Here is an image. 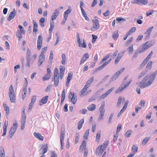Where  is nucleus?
<instances>
[{"instance_id": "1", "label": "nucleus", "mask_w": 157, "mask_h": 157, "mask_svg": "<svg viewBox=\"0 0 157 157\" xmlns=\"http://www.w3.org/2000/svg\"><path fill=\"white\" fill-rule=\"evenodd\" d=\"M9 95L11 102H15L16 96L12 85H11L9 89Z\"/></svg>"}, {"instance_id": "2", "label": "nucleus", "mask_w": 157, "mask_h": 157, "mask_svg": "<svg viewBox=\"0 0 157 157\" xmlns=\"http://www.w3.org/2000/svg\"><path fill=\"white\" fill-rule=\"evenodd\" d=\"M149 78V75H147L144 77L143 79L140 82L138 86H140V87L141 89H143L149 86V85H146L147 82L145 83Z\"/></svg>"}, {"instance_id": "3", "label": "nucleus", "mask_w": 157, "mask_h": 157, "mask_svg": "<svg viewBox=\"0 0 157 157\" xmlns=\"http://www.w3.org/2000/svg\"><path fill=\"white\" fill-rule=\"evenodd\" d=\"M93 23V26L91 29L92 31H94L98 29L99 28V21L97 19H93L92 20Z\"/></svg>"}, {"instance_id": "4", "label": "nucleus", "mask_w": 157, "mask_h": 157, "mask_svg": "<svg viewBox=\"0 0 157 157\" xmlns=\"http://www.w3.org/2000/svg\"><path fill=\"white\" fill-rule=\"evenodd\" d=\"M26 116L25 113V110H24L22 113V118L21 121V129H24L26 123Z\"/></svg>"}, {"instance_id": "5", "label": "nucleus", "mask_w": 157, "mask_h": 157, "mask_svg": "<svg viewBox=\"0 0 157 157\" xmlns=\"http://www.w3.org/2000/svg\"><path fill=\"white\" fill-rule=\"evenodd\" d=\"M157 75V70H156L155 72L151 75L150 76H149L150 79L147 81V83L146 85H151L153 82L156 76Z\"/></svg>"}, {"instance_id": "6", "label": "nucleus", "mask_w": 157, "mask_h": 157, "mask_svg": "<svg viewBox=\"0 0 157 157\" xmlns=\"http://www.w3.org/2000/svg\"><path fill=\"white\" fill-rule=\"evenodd\" d=\"M124 69L125 68L123 67L116 72L111 78L110 81H112L117 78L119 75L122 73Z\"/></svg>"}, {"instance_id": "7", "label": "nucleus", "mask_w": 157, "mask_h": 157, "mask_svg": "<svg viewBox=\"0 0 157 157\" xmlns=\"http://www.w3.org/2000/svg\"><path fill=\"white\" fill-rule=\"evenodd\" d=\"M69 99L74 104H76L77 101V96L74 93L71 92L69 94Z\"/></svg>"}, {"instance_id": "8", "label": "nucleus", "mask_w": 157, "mask_h": 157, "mask_svg": "<svg viewBox=\"0 0 157 157\" xmlns=\"http://www.w3.org/2000/svg\"><path fill=\"white\" fill-rule=\"evenodd\" d=\"M132 82V80H130L129 82H128L126 84H125L124 86H123L122 85H121L118 88V89H117V90L115 91V94H117L121 91H122L123 89L125 88L127 86L130 85V83Z\"/></svg>"}, {"instance_id": "9", "label": "nucleus", "mask_w": 157, "mask_h": 157, "mask_svg": "<svg viewBox=\"0 0 157 157\" xmlns=\"http://www.w3.org/2000/svg\"><path fill=\"white\" fill-rule=\"evenodd\" d=\"M43 38L42 36L40 35L38 38L37 41V48L38 50H40L42 46Z\"/></svg>"}, {"instance_id": "10", "label": "nucleus", "mask_w": 157, "mask_h": 157, "mask_svg": "<svg viewBox=\"0 0 157 157\" xmlns=\"http://www.w3.org/2000/svg\"><path fill=\"white\" fill-rule=\"evenodd\" d=\"M45 56L44 55L40 54L39 56V59L37 63L38 67H40L43 63L44 61Z\"/></svg>"}, {"instance_id": "11", "label": "nucleus", "mask_w": 157, "mask_h": 157, "mask_svg": "<svg viewBox=\"0 0 157 157\" xmlns=\"http://www.w3.org/2000/svg\"><path fill=\"white\" fill-rule=\"evenodd\" d=\"M16 11L14 9L13 11H12L10 13L9 17L7 18V20L8 21H10L12 19H13L15 16L16 15Z\"/></svg>"}, {"instance_id": "12", "label": "nucleus", "mask_w": 157, "mask_h": 157, "mask_svg": "<svg viewBox=\"0 0 157 157\" xmlns=\"http://www.w3.org/2000/svg\"><path fill=\"white\" fill-rule=\"evenodd\" d=\"M89 58V55L88 53L84 54L82 57L80 61V65L84 63Z\"/></svg>"}, {"instance_id": "13", "label": "nucleus", "mask_w": 157, "mask_h": 157, "mask_svg": "<svg viewBox=\"0 0 157 157\" xmlns=\"http://www.w3.org/2000/svg\"><path fill=\"white\" fill-rule=\"evenodd\" d=\"M59 13V12L58 11V9H56L54 10V12L52 16V20L53 21L56 19Z\"/></svg>"}, {"instance_id": "14", "label": "nucleus", "mask_w": 157, "mask_h": 157, "mask_svg": "<svg viewBox=\"0 0 157 157\" xmlns=\"http://www.w3.org/2000/svg\"><path fill=\"white\" fill-rule=\"evenodd\" d=\"M17 128L15 127H12L10 129L9 132L10 136L11 138L14 135L15 132L16 131Z\"/></svg>"}, {"instance_id": "15", "label": "nucleus", "mask_w": 157, "mask_h": 157, "mask_svg": "<svg viewBox=\"0 0 157 157\" xmlns=\"http://www.w3.org/2000/svg\"><path fill=\"white\" fill-rule=\"evenodd\" d=\"M124 52H120L118 55L115 61V64H117L119 61L122 57L123 56Z\"/></svg>"}, {"instance_id": "16", "label": "nucleus", "mask_w": 157, "mask_h": 157, "mask_svg": "<svg viewBox=\"0 0 157 157\" xmlns=\"http://www.w3.org/2000/svg\"><path fill=\"white\" fill-rule=\"evenodd\" d=\"M34 135L36 138L39 139V140L43 141L44 139V137L42 136L40 133H37L35 132L33 133Z\"/></svg>"}, {"instance_id": "17", "label": "nucleus", "mask_w": 157, "mask_h": 157, "mask_svg": "<svg viewBox=\"0 0 157 157\" xmlns=\"http://www.w3.org/2000/svg\"><path fill=\"white\" fill-rule=\"evenodd\" d=\"M122 101L123 102H124L125 101V99L124 98V97H122L121 96L119 97L117 104V106L119 107L120 106Z\"/></svg>"}, {"instance_id": "18", "label": "nucleus", "mask_w": 157, "mask_h": 157, "mask_svg": "<svg viewBox=\"0 0 157 157\" xmlns=\"http://www.w3.org/2000/svg\"><path fill=\"white\" fill-rule=\"evenodd\" d=\"M48 96H46L43 97L40 100L42 104H40V105L41 106L46 103L48 100Z\"/></svg>"}, {"instance_id": "19", "label": "nucleus", "mask_w": 157, "mask_h": 157, "mask_svg": "<svg viewBox=\"0 0 157 157\" xmlns=\"http://www.w3.org/2000/svg\"><path fill=\"white\" fill-rule=\"evenodd\" d=\"M142 48L139 51V52L140 53L144 52L147 49L149 48H147V45H146L145 43L143 44L142 45Z\"/></svg>"}, {"instance_id": "20", "label": "nucleus", "mask_w": 157, "mask_h": 157, "mask_svg": "<svg viewBox=\"0 0 157 157\" xmlns=\"http://www.w3.org/2000/svg\"><path fill=\"white\" fill-rule=\"evenodd\" d=\"M107 146V144H105L104 143L102 145L99 146L97 148L96 151H98L99 149H100V148L104 149V151H105V150Z\"/></svg>"}, {"instance_id": "21", "label": "nucleus", "mask_w": 157, "mask_h": 157, "mask_svg": "<svg viewBox=\"0 0 157 157\" xmlns=\"http://www.w3.org/2000/svg\"><path fill=\"white\" fill-rule=\"evenodd\" d=\"M21 33V32H20L19 30H18L17 31L16 33V36L18 38L19 41L21 40L22 38V36Z\"/></svg>"}, {"instance_id": "22", "label": "nucleus", "mask_w": 157, "mask_h": 157, "mask_svg": "<svg viewBox=\"0 0 157 157\" xmlns=\"http://www.w3.org/2000/svg\"><path fill=\"white\" fill-rule=\"evenodd\" d=\"M27 86H25V87L23 89V92H22V99L23 100L26 97L27 92Z\"/></svg>"}, {"instance_id": "23", "label": "nucleus", "mask_w": 157, "mask_h": 157, "mask_svg": "<svg viewBox=\"0 0 157 157\" xmlns=\"http://www.w3.org/2000/svg\"><path fill=\"white\" fill-rule=\"evenodd\" d=\"M96 107L95 105L94 104H92L88 107L87 109L90 111H93L95 109Z\"/></svg>"}, {"instance_id": "24", "label": "nucleus", "mask_w": 157, "mask_h": 157, "mask_svg": "<svg viewBox=\"0 0 157 157\" xmlns=\"http://www.w3.org/2000/svg\"><path fill=\"white\" fill-rule=\"evenodd\" d=\"M71 12V10L70 9H68L64 12V18L66 20H67L68 17V15Z\"/></svg>"}, {"instance_id": "25", "label": "nucleus", "mask_w": 157, "mask_h": 157, "mask_svg": "<svg viewBox=\"0 0 157 157\" xmlns=\"http://www.w3.org/2000/svg\"><path fill=\"white\" fill-rule=\"evenodd\" d=\"M42 149H43V151L42 154H44L47 152L48 149L47 144H43Z\"/></svg>"}, {"instance_id": "26", "label": "nucleus", "mask_w": 157, "mask_h": 157, "mask_svg": "<svg viewBox=\"0 0 157 157\" xmlns=\"http://www.w3.org/2000/svg\"><path fill=\"white\" fill-rule=\"evenodd\" d=\"M152 64V62L151 61H149L146 66L145 70L147 71V72L150 70L151 68Z\"/></svg>"}, {"instance_id": "27", "label": "nucleus", "mask_w": 157, "mask_h": 157, "mask_svg": "<svg viewBox=\"0 0 157 157\" xmlns=\"http://www.w3.org/2000/svg\"><path fill=\"white\" fill-rule=\"evenodd\" d=\"M62 61L61 63L63 65H65L66 64V58L65 54L63 53L62 55Z\"/></svg>"}, {"instance_id": "28", "label": "nucleus", "mask_w": 157, "mask_h": 157, "mask_svg": "<svg viewBox=\"0 0 157 157\" xmlns=\"http://www.w3.org/2000/svg\"><path fill=\"white\" fill-rule=\"evenodd\" d=\"M119 35L117 31H114L112 37L114 40H116L118 37Z\"/></svg>"}, {"instance_id": "29", "label": "nucleus", "mask_w": 157, "mask_h": 157, "mask_svg": "<svg viewBox=\"0 0 157 157\" xmlns=\"http://www.w3.org/2000/svg\"><path fill=\"white\" fill-rule=\"evenodd\" d=\"M138 5H146L148 3L147 0H139Z\"/></svg>"}, {"instance_id": "30", "label": "nucleus", "mask_w": 157, "mask_h": 157, "mask_svg": "<svg viewBox=\"0 0 157 157\" xmlns=\"http://www.w3.org/2000/svg\"><path fill=\"white\" fill-rule=\"evenodd\" d=\"M138 149V147L137 145H133L132 147V152L136 154L137 151Z\"/></svg>"}, {"instance_id": "31", "label": "nucleus", "mask_w": 157, "mask_h": 157, "mask_svg": "<svg viewBox=\"0 0 157 157\" xmlns=\"http://www.w3.org/2000/svg\"><path fill=\"white\" fill-rule=\"evenodd\" d=\"M0 155L1 157H5L4 148L3 147L0 148Z\"/></svg>"}, {"instance_id": "32", "label": "nucleus", "mask_w": 157, "mask_h": 157, "mask_svg": "<svg viewBox=\"0 0 157 157\" xmlns=\"http://www.w3.org/2000/svg\"><path fill=\"white\" fill-rule=\"evenodd\" d=\"M4 109L6 111V115L8 116L10 113V110L8 106L6 104H3Z\"/></svg>"}, {"instance_id": "33", "label": "nucleus", "mask_w": 157, "mask_h": 157, "mask_svg": "<svg viewBox=\"0 0 157 157\" xmlns=\"http://www.w3.org/2000/svg\"><path fill=\"white\" fill-rule=\"evenodd\" d=\"M108 64L106 62H105L104 63H103L101 65L99 66L98 67L96 70L97 71H100L102 70L103 68H104L106 65H107Z\"/></svg>"}, {"instance_id": "34", "label": "nucleus", "mask_w": 157, "mask_h": 157, "mask_svg": "<svg viewBox=\"0 0 157 157\" xmlns=\"http://www.w3.org/2000/svg\"><path fill=\"white\" fill-rule=\"evenodd\" d=\"M110 56V54H109L107 55H106L101 60L100 62V63L101 64L103 63L106 60H107L109 56Z\"/></svg>"}, {"instance_id": "35", "label": "nucleus", "mask_w": 157, "mask_h": 157, "mask_svg": "<svg viewBox=\"0 0 157 157\" xmlns=\"http://www.w3.org/2000/svg\"><path fill=\"white\" fill-rule=\"evenodd\" d=\"M150 138L149 137H147L145 138L143 140L142 144L143 145H145L148 142Z\"/></svg>"}, {"instance_id": "36", "label": "nucleus", "mask_w": 157, "mask_h": 157, "mask_svg": "<svg viewBox=\"0 0 157 157\" xmlns=\"http://www.w3.org/2000/svg\"><path fill=\"white\" fill-rule=\"evenodd\" d=\"M132 131L131 130H129L127 131L125 134V136L127 137H129L132 133Z\"/></svg>"}, {"instance_id": "37", "label": "nucleus", "mask_w": 157, "mask_h": 157, "mask_svg": "<svg viewBox=\"0 0 157 157\" xmlns=\"http://www.w3.org/2000/svg\"><path fill=\"white\" fill-rule=\"evenodd\" d=\"M94 80V77H92L89 80H88L86 83V85L89 86L93 82Z\"/></svg>"}, {"instance_id": "38", "label": "nucleus", "mask_w": 157, "mask_h": 157, "mask_svg": "<svg viewBox=\"0 0 157 157\" xmlns=\"http://www.w3.org/2000/svg\"><path fill=\"white\" fill-rule=\"evenodd\" d=\"M65 137V130L64 129L61 128L60 132V139H64Z\"/></svg>"}, {"instance_id": "39", "label": "nucleus", "mask_w": 157, "mask_h": 157, "mask_svg": "<svg viewBox=\"0 0 157 157\" xmlns=\"http://www.w3.org/2000/svg\"><path fill=\"white\" fill-rule=\"evenodd\" d=\"M145 43L147 45V48H148L151 47L154 44V42L151 41H147Z\"/></svg>"}, {"instance_id": "40", "label": "nucleus", "mask_w": 157, "mask_h": 157, "mask_svg": "<svg viewBox=\"0 0 157 157\" xmlns=\"http://www.w3.org/2000/svg\"><path fill=\"white\" fill-rule=\"evenodd\" d=\"M89 129H88L86 131L84 135L83 138L85 140H86L87 139L88 137L89 136Z\"/></svg>"}, {"instance_id": "41", "label": "nucleus", "mask_w": 157, "mask_h": 157, "mask_svg": "<svg viewBox=\"0 0 157 157\" xmlns=\"http://www.w3.org/2000/svg\"><path fill=\"white\" fill-rule=\"evenodd\" d=\"M82 13V15L84 16V17L85 18V19L87 21H89V19L88 17H87V14L84 10H82V11H81Z\"/></svg>"}, {"instance_id": "42", "label": "nucleus", "mask_w": 157, "mask_h": 157, "mask_svg": "<svg viewBox=\"0 0 157 157\" xmlns=\"http://www.w3.org/2000/svg\"><path fill=\"white\" fill-rule=\"evenodd\" d=\"M148 61H147L146 59H145L143 61V62H142V63H141V65L139 67V68L140 69H141L147 63V62Z\"/></svg>"}, {"instance_id": "43", "label": "nucleus", "mask_w": 157, "mask_h": 157, "mask_svg": "<svg viewBox=\"0 0 157 157\" xmlns=\"http://www.w3.org/2000/svg\"><path fill=\"white\" fill-rule=\"evenodd\" d=\"M105 103L104 102L103 103H102L101 106L99 108V111L100 112H105V110L104 109V107L105 106Z\"/></svg>"}, {"instance_id": "44", "label": "nucleus", "mask_w": 157, "mask_h": 157, "mask_svg": "<svg viewBox=\"0 0 157 157\" xmlns=\"http://www.w3.org/2000/svg\"><path fill=\"white\" fill-rule=\"evenodd\" d=\"M77 42L79 44V46H80L82 41L79 37V34L78 33H77Z\"/></svg>"}, {"instance_id": "45", "label": "nucleus", "mask_w": 157, "mask_h": 157, "mask_svg": "<svg viewBox=\"0 0 157 157\" xmlns=\"http://www.w3.org/2000/svg\"><path fill=\"white\" fill-rule=\"evenodd\" d=\"M128 53L130 54H132L133 51V45H132L131 46L129 47L128 48Z\"/></svg>"}, {"instance_id": "46", "label": "nucleus", "mask_w": 157, "mask_h": 157, "mask_svg": "<svg viewBox=\"0 0 157 157\" xmlns=\"http://www.w3.org/2000/svg\"><path fill=\"white\" fill-rule=\"evenodd\" d=\"M133 40V38L132 37H131L129 40L127 41L125 44L124 46L125 47H127L128 45Z\"/></svg>"}, {"instance_id": "47", "label": "nucleus", "mask_w": 157, "mask_h": 157, "mask_svg": "<svg viewBox=\"0 0 157 157\" xmlns=\"http://www.w3.org/2000/svg\"><path fill=\"white\" fill-rule=\"evenodd\" d=\"M51 75L46 74L43 78V80L44 81L48 80L51 77Z\"/></svg>"}, {"instance_id": "48", "label": "nucleus", "mask_w": 157, "mask_h": 157, "mask_svg": "<svg viewBox=\"0 0 157 157\" xmlns=\"http://www.w3.org/2000/svg\"><path fill=\"white\" fill-rule=\"evenodd\" d=\"M101 134V132L100 131H99L97 132L96 136V141H98L100 140V139Z\"/></svg>"}, {"instance_id": "49", "label": "nucleus", "mask_w": 157, "mask_h": 157, "mask_svg": "<svg viewBox=\"0 0 157 157\" xmlns=\"http://www.w3.org/2000/svg\"><path fill=\"white\" fill-rule=\"evenodd\" d=\"M147 71L144 70L138 76V78H140L145 75L147 72Z\"/></svg>"}, {"instance_id": "50", "label": "nucleus", "mask_w": 157, "mask_h": 157, "mask_svg": "<svg viewBox=\"0 0 157 157\" xmlns=\"http://www.w3.org/2000/svg\"><path fill=\"white\" fill-rule=\"evenodd\" d=\"M136 30V29L135 27H133L131 28L129 30L128 32V33L129 34V35L131 33L134 32Z\"/></svg>"}, {"instance_id": "51", "label": "nucleus", "mask_w": 157, "mask_h": 157, "mask_svg": "<svg viewBox=\"0 0 157 157\" xmlns=\"http://www.w3.org/2000/svg\"><path fill=\"white\" fill-rule=\"evenodd\" d=\"M47 49V47H45L44 48H43L41 50V52L40 54L43 55H44V53L46 52Z\"/></svg>"}, {"instance_id": "52", "label": "nucleus", "mask_w": 157, "mask_h": 157, "mask_svg": "<svg viewBox=\"0 0 157 157\" xmlns=\"http://www.w3.org/2000/svg\"><path fill=\"white\" fill-rule=\"evenodd\" d=\"M18 28L20 29V32H21L22 34H24L25 33V31L23 27L21 25H18Z\"/></svg>"}, {"instance_id": "53", "label": "nucleus", "mask_w": 157, "mask_h": 157, "mask_svg": "<svg viewBox=\"0 0 157 157\" xmlns=\"http://www.w3.org/2000/svg\"><path fill=\"white\" fill-rule=\"evenodd\" d=\"M153 28V27L152 26L147 29V31L145 32V34H150V33L152 31Z\"/></svg>"}, {"instance_id": "54", "label": "nucleus", "mask_w": 157, "mask_h": 157, "mask_svg": "<svg viewBox=\"0 0 157 157\" xmlns=\"http://www.w3.org/2000/svg\"><path fill=\"white\" fill-rule=\"evenodd\" d=\"M26 54V59H27L28 58H30V57L31 56V53L30 51L29 48L27 49Z\"/></svg>"}, {"instance_id": "55", "label": "nucleus", "mask_w": 157, "mask_h": 157, "mask_svg": "<svg viewBox=\"0 0 157 157\" xmlns=\"http://www.w3.org/2000/svg\"><path fill=\"white\" fill-rule=\"evenodd\" d=\"M153 54L152 51H151L148 55L145 58L147 61H148L150 59Z\"/></svg>"}, {"instance_id": "56", "label": "nucleus", "mask_w": 157, "mask_h": 157, "mask_svg": "<svg viewBox=\"0 0 157 157\" xmlns=\"http://www.w3.org/2000/svg\"><path fill=\"white\" fill-rule=\"evenodd\" d=\"M65 68L63 66H61L60 67V73H63L65 72Z\"/></svg>"}, {"instance_id": "57", "label": "nucleus", "mask_w": 157, "mask_h": 157, "mask_svg": "<svg viewBox=\"0 0 157 157\" xmlns=\"http://www.w3.org/2000/svg\"><path fill=\"white\" fill-rule=\"evenodd\" d=\"M114 113H111L110 114L108 122L109 124L110 123L112 122V120L113 118Z\"/></svg>"}, {"instance_id": "58", "label": "nucleus", "mask_w": 157, "mask_h": 157, "mask_svg": "<svg viewBox=\"0 0 157 157\" xmlns=\"http://www.w3.org/2000/svg\"><path fill=\"white\" fill-rule=\"evenodd\" d=\"M89 87L87 85H85L84 88L82 90L81 92L82 93H84L86 90Z\"/></svg>"}, {"instance_id": "59", "label": "nucleus", "mask_w": 157, "mask_h": 157, "mask_svg": "<svg viewBox=\"0 0 157 157\" xmlns=\"http://www.w3.org/2000/svg\"><path fill=\"white\" fill-rule=\"evenodd\" d=\"M96 124L95 122L94 124H93L92 126V131L93 132H94L96 129Z\"/></svg>"}, {"instance_id": "60", "label": "nucleus", "mask_w": 157, "mask_h": 157, "mask_svg": "<svg viewBox=\"0 0 157 157\" xmlns=\"http://www.w3.org/2000/svg\"><path fill=\"white\" fill-rule=\"evenodd\" d=\"M76 136L75 137V144H77L78 142V141L79 140V139L80 137V135L79 134L77 133Z\"/></svg>"}, {"instance_id": "61", "label": "nucleus", "mask_w": 157, "mask_h": 157, "mask_svg": "<svg viewBox=\"0 0 157 157\" xmlns=\"http://www.w3.org/2000/svg\"><path fill=\"white\" fill-rule=\"evenodd\" d=\"M143 36V35H139L137 38L136 40V42H138L140 41L142 39Z\"/></svg>"}, {"instance_id": "62", "label": "nucleus", "mask_w": 157, "mask_h": 157, "mask_svg": "<svg viewBox=\"0 0 157 157\" xmlns=\"http://www.w3.org/2000/svg\"><path fill=\"white\" fill-rule=\"evenodd\" d=\"M114 87H112L108 90L105 93L108 95L114 89Z\"/></svg>"}, {"instance_id": "63", "label": "nucleus", "mask_w": 157, "mask_h": 157, "mask_svg": "<svg viewBox=\"0 0 157 157\" xmlns=\"http://www.w3.org/2000/svg\"><path fill=\"white\" fill-rule=\"evenodd\" d=\"M59 79L54 78V85L56 86H57L59 84Z\"/></svg>"}, {"instance_id": "64", "label": "nucleus", "mask_w": 157, "mask_h": 157, "mask_svg": "<svg viewBox=\"0 0 157 157\" xmlns=\"http://www.w3.org/2000/svg\"><path fill=\"white\" fill-rule=\"evenodd\" d=\"M118 50L116 51L115 52L113 53V54L111 56V57L113 59H114L117 56L118 53Z\"/></svg>"}]
</instances>
